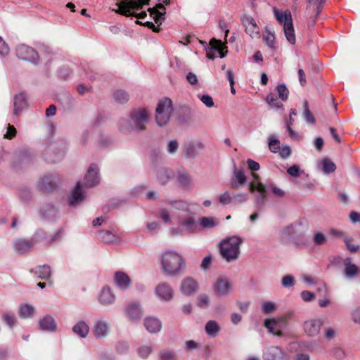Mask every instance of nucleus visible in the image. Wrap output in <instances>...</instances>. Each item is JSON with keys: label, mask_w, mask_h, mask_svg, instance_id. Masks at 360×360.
Here are the masks:
<instances>
[{"label": "nucleus", "mask_w": 360, "mask_h": 360, "mask_svg": "<svg viewBox=\"0 0 360 360\" xmlns=\"http://www.w3.org/2000/svg\"><path fill=\"white\" fill-rule=\"evenodd\" d=\"M219 330L220 326L215 321H209L205 325V331L210 336L215 337Z\"/></svg>", "instance_id": "e433bc0d"}, {"label": "nucleus", "mask_w": 360, "mask_h": 360, "mask_svg": "<svg viewBox=\"0 0 360 360\" xmlns=\"http://www.w3.org/2000/svg\"><path fill=\"white\" fill-rule=\"evenodd\" d=\"M72 330L79 337L84 338L87 336L89 332V326L86 323V322L81 321L73 326Z\"/></svg>", "instance_id": "473e14b6"}, {"label": "nucleus", "mask_w": 360, "mask_h": 360, "mask_svg": "<svg viewBox=\"0 0 360 360\" xmlns=\"http://www.w3.org/2000/svg\"><path fill=\"white\" fill-rule=\"evenodd\" d=\"M214 293L219 297L229 295L232 290L231 283L226 278H219L213 285Z\"/></svg>", "instance_id": "4468645a"}, {"label": "nucleus", "mask_w": 360, "mask_h": 360, "mask_svg": "<svg viewBox=\"0 0 360 360\" xmlns=\"http://www.w3.org/2000/svg\"><path fill=\"white\" fill-rule=\"evenodd\" d=\"M345 266V274L348 278L356 277L359 272V267L352 263V259L350 257H347L342 261Z\"/></svg>", "instance_id": "a878e982"}, {"label": "nucleus", "mask_w": 360, "mask_h": 360, "mask_svg": "<svg viewBox=\"0 0 360 360\" xmlns=\"http://www.w3.org/2000/svg\"><path fill=\"white\" fill-rule=\"evenodd\" d=\"M152 348L150 346H143L139 348V354L142 358H147L151 353Z\"/></svg>", "instance_id": "0e129e2a"}, {"label": "nucleus", "mask_w": 360, "mask_h": 360, "mask_svg": "<svg viewBox=\"0 0 360 360\" xmlns=\"http://www.w3.org/2000/svg\"><path fill=\"white\" fill-rule=\"evenodd\" d=\"M13 245L14 250L21 255L31 250L34 243L32 240L18 238L13 241Z\"/></svg>", "instance_id": "4be33fe9"}, {"label": "nucleus", "mask_w": 360, "mask_h": 360, "mask_svg": "<svg viewBox=\"0 0 360 360\" xmlns=\"http://www.w3.org/2000/svg\"><path fill=\"white\" fill-rule=\"evenodd\" d=\"M16 133H17V131H16L15 128L13 125L8 124L7 131L4 134V137L7 139H12L13 137L15 136Z\"/></svg>", "instance_id": "e2e57ef3"}, {"label": "nucleus", "mask_w": 360, "mask_h": 360, "mask_svg": "<svg viewBox=\"0 0 360 360\" xmlns=\"http://www.w3.org/2000/svg\"><path fill=\"white\" fill-rule=\"evenodd\" d=\"M247 181V177L243 169H238L234 165L233 176L231 179V185L234 188L244 186Z\"/></svg>", "instance_id": "f3484780"}, {"label": "nucleus", "mask_w": 360, "mask_h": 360, "mask_svg": "<svg viewBox=\"0 0 360 360\" xmlns=\"http://www.w3.org/2000/svg\"><path fill=\"white\" fill-rule=\"evenodd\" d=\"M18 58L37 64L39 61L38 53L32 47L21 44L16 49Z\"/></svg>", "instance_id": "9d476101"}, {"label": "nucleus", "mask_w": 360, "mask_h": 360, "mask_svg": "<svg viewBox=\"0 0 360 360\" xmlns=\"http://www.w3.org/2000/svg\"><path fill=\"white\" fill-rule=\"evenodd\" d=\"M165 204L167 205H170L172 207L184 211L185 212H189L190 208L188 204L185 202L184 200H166L165 201Z\"/></svg>", "instance_id": "7c9ffc66"}, {"label": "nucleus", "mask_w": 360, "mask_h": 360, "mask_svg": "<svg viewBox=\"0 0 360 360\" xmlns=\"http://www.w3.org/2000/svg\"><path fill=\"white\" fill-rule=\"evenodd\" d=\"M129 318L132 321L139 320L141 316V311L139 304L131 302L126 309Z\"/></svg>", "instance_id": "cd10ccee"}, {"label": "nucleus", "mask_w": 360, "mask_h": 360, "mask_svg": "<svg viewBox=\"0 0 360 360\" xmlns=\"http://www.w3.org/2000/svg\"><path fill=\"white\" fill-rule=\"evenodd\" d=\"M84 199V194L82 188L81 182H77L75 189L69 196V205L75 207L80 204Z\"/></svg>", "instance_id": "6ab92c4d"}, {"label": "nucleus", "mask_w": 360, "mask_h": 360, "mask_svg": "<svg viewBox=\"0 0 360 360\" xmlns=\"http://www.w3.org/2000/svg\"><path fill=\"white\" fill-rule=\"evenodd\" d=\"M115 281L117 285L122 289H127L131 283L130 278L127 274L122 271H117L115 274Z\"/></svg>", "instance_id": "bb28decb"}, {"label": "nucleus", "mask_w": 360, "mask_h": 360, "mask_svg": "<svg viewBox=\"0 0 360 360\" xmlns=\"http://www.w3.org/2000/svg\"><path fill=\"white\" fill-rule=\"evenodd\" d=\"M40 212H41V214L45 218H47V219L53 218L56 214V208L51 204L46 205L44 206L43 207H41Z\"/></svg>", "instance_id": "ea45409f"}, {"label": "nucleus", "mask_w": 360, "mask_h": 360, "mask_svg": "<svg viewBox=\"0 0 360 360\" xmlns=\"http://www.w3.org/2000/svg\"><path fill=\"white\" fill-rule=\"evenodd\" d=\"M144 326L150 333H157L162 328L161 321L155 317H147L144 319Z\"/></svg>", "instance_id": "b1692460"}, {"label": "nucleus", "mask_w": 360, "mask_h": 360, "mask_svg": "<svg viewBox=\"0 0 360 360\" xmlns=\"http://www.w3.org/2000/svg\"><path fill=\"white\" fill-rule=\"evenodd\" d=\"M304 117L307 122L311 124H314L315 122V118L314 117L312 113L311 112L309 108V103L307 100L304 101Z\"/></svg>", "instance_id": "09e8293b"}, {"label": "nucleus", "mask_w": 360, "mask_h": 360, "mask_svg": "<svg viewBox=\"0 0 360 360\" xmlns=\"http://www.w3.org/2000/svg\"><path fill=\"white\" fill-rule=\"evenodd\" d=\"M209 297L207 295H200L198 297V306L201 308H206L209 305Z\"/></svg>", "instance_id": "13d9d810"}, {"label": "nucleus", "mask_w": 360, "mask_h": 360, "mask_svg": "<svg viewBox=\"0 0 360 360\" xmlns=\"http://www.w3.org/2000/svg\"><path fill=\"white\" fill-rule=\"evenodd\" d=\"M183 154L188 158H194L197 154L196 147L194 143H186L183 148Z\"/></svg>", "instance_id": "a19ab883"}, {"label": "nucleus", "mask_w": 360, "mask_h": 360, "mask_svg": "<svg viewBox=\"0 0 360 360\" xmlns=\"http://www.w3.org/2000/svg\"><path fill=\"white\" fill-rule=\"evenodd\" d=\"M149 113L146 109H139L131 112L130 121L127 119L120 120L119 125L122 131H130L135 129L143 131L146 129L145 125L148 122Z\"/></svg>", "instance_id": "7ed1b4c3"}, {"label": "nucleus", "mask_w": 360, "mask_h": 360, "mask_svg": "<svg viewBox=\"0 0 360 360\" xmlns=\"http://www.w3.org/2000/svg\"><path fill=\"white\" fill-rule=\"evenodd\" d=\"M179 148V143L176 140H172L169 141L167 144V150L169 153L174 154L177 151Z\"/></svg>", "instance_id": "69168bd1"}, {"label": "nucleus", "mask_w": 360, "mask_h": 360, "mask_svg": "<svg viewBox=\"0 0 360 360\" xmlns=\"http://www.w3.org/2000/svg\"><path fill=\"white\" fill-rule=\"evenodd\" d=\"M156 296L162 301L167 302L174 297V290L167 283H159L155 290Z\"/></svg>", "instance_id": "ddd939ff"}, {"label": "nucleus", "mask_w": 360, "mask_h": 360, "mask_svg": "<svg viewBox=\"0 0 360 360\" xmlns=\"http://www.w3.org/2000/svg\"><path fill=\"white\" fill-rule=\"evenodd\" d=\"M352 240L353 239L349 236H345L344 238V242L347 249L352 252H356L359 249V246L351 244Z\"/></svg>", "instance_id": "4d7b16f0"}, {"label": "nucleus", "mask_w": 360, "mask_h": 360, "mask_svg": "<svg viewBox=\"0 0 360 360\" xmlns=\"http://www.w3.org/2000/svg\"><path fill=\"white\" fill-rule=\"evenodd\" d=\"M198 285L197 282L192 278H185L181 283L180 289L183 294L191 295L195 293L198 290Z\"/></svg>", "instance_id": "a211bd4d"}, {"label": "nucleus", "mask_w": 360, "mask_h": 360, "mask_svg": "<svg viewBox=\"0 0 360 360\" xmlns=\"http://www.w3.org/2000/svg\"><path fill=\"white\" fill-rule=\"evenodd\" d=\"M34 313V307L29 304L22 305L20 308L19 315L22 318H28Z\"/></svg>", "instance_id": "a18cd8bd"}, {"label": "nucleus", "mask_w": 360, "mask_h": 360, "mask_svg": "<svg viewBox=\"0 0 360 360\" xmlns=\"http://www.w3.org/2000/svg\"><path fill=\"white\" fill-rule=\"evenodd\" d=\"M172 101L169 98L160 100L156 108L155 120L157 124L162 127L167 124L173 112Z\"/></svg>", "instance_id": "39448f33"}, {"label": "nucleus", "mask_w": 360, "mask_h": 360, "mask_svg": "<svg viewBox=\"0 0 360 360\" xmlns=\"http://www.w3.org/2000/svg\"><path fill=\"white\" fill-rule=\"evenodd\" d=\"M309 3V6L307 7L310 8L311 6H314L313 13L314 15L312 17V22L315 23L316 19L317 18L319 14L323 8V4L326 2V0H308Z\"/></svg>", "instance_id": "f704fd0d"}, {"label": "nucleus", "mask_w": 360, "mask_h": 360, "mask_svg": "<svg viewBox=\"0 0 360 360\" xmlns=\"http://www.w3.org/2000/svg\"><path fill=\"white\" fill-rule=\"evenodd\" d=\"M166 8L163 4H159L155 7L148 8L150 17L155 20V23L161 25L165 20Z\"/></svg>", "instance_id": "aec40b11"}, {"label": "nucleus", "mask_w": 360, "mask_h": 360, "mask_svg": "<svg viewBox=\"0 0 360 360\" xmlns=\"http://www.w3.org/2000/svg\"><path fill=\"white\" fill-rule=\"evenodd\" d=\"M269 150L272 153H277L280 150V141L279 140L274 139V137H269Z\"/></svg>", "instance_id": "603ef678"}, {"label": "nucleus", "mask_w": 360, "mask_h": 360, "mask_svg": "<svg viewBox=\"0 0 360 360\" xmlns=\"http://www.w3.org/2000/svg\"><path fill=\"white\" fill-rule=\"evenodd\" d=\"M263 40L270 49H276L275 35L272 32L266 30L263 34Z\"/></svg>", "instance_id": "58836bf2"}, {"label": "nucleus", "mask_w": 360, "mask_h": 360, "mask_svg": "<svg viewBox=\"0 0 360 360\" xmlns=\"http://www.w3.org/2000/svg\"><path fill=\"white\" fill-rule=\"evenodd\" d=\"M161 360H176L175 353L172 351L165 350L160 353Z\"/></svg>", "instance_id": "5fc2aeb1"}, {"label": "nucleus", "mask_w": 360, "mask_h": 360, "mask_svg": "<svg viewBox=\"0 0 360 360\" xmlns=\"http://www.w3.org/2000/svg\"><path fill=\"white\" fill-rule=\"evenodd\" d=\"M99 238L105 243H112L115 240V236L109 231H101L98 233Z\"/></svg>", "instance_id": "8fccbe9b"}, {"label": "nucleus", "mask_w": 360, "mask_h": 360, "mask_svg": "<svg viewBox=\"0 0 360 360\" xmlns=\"http://www.w3.org/2000/svg\"><path fill=\"white\" fill-rule=\"evenodd\" d=\"M218 222L212 217H204L200 220V225L203 228L211 229L217 226Z\"/></svg>", "instance_id": "de8ad7c7"}, {"label": "nucleus", "mask_w": 360, "mask_h": 360, "mask_svg": "<svg viewBox=\"0 0 360 360\" xmlns=\"http://www.w3.org/2000/svg\"><path fill=\"white\" fill-rule=\"evenodd\" d=\"M39 327L43 330L53 332L56 329V323L53 318L48 315L39 320Z\"/></svg>", "instance_id": "c85d7f7f"}, {"label": "nucleus", "mask_w": 360, "mask_h": 360, "mask_svg": "<svg viewBox=\"0 0 360 360\" xmlns=\"http://www.w3.org/2000/svg\"><path fill=\"white\" fill-rule=\"evenodd\" d=\"M34 272L39 278L42 280L49 279L51 276V268L48 265L38 266Z\"/></svg>", "instance_id": "72a5a7b5"}, {"label": "nucleus", "mask_w": 360, "mask_h": 360, "mask_svg": "<svg viewBox=\"0 0 360 360\" xmlns=\"http://www.w3.org/2000/svg\"><path fill=\"white\" fill-rule=\"evenodd\" d=\"M336 166L333 162L328 158H324L322 161V169L325 173L329 174L333 172Z\"/></svg>", "instance_id": "c03bdc74"}, {"label": "nucleus", "mask_w": 360, "mask_h": 360, "mask_svg": "<svg viewBox=\"0 0 360 360\" xmlns=\"http://www.w3.org/2000/svg\"><path fill=\"white\" fill-rule=\"evenodd\" d=\"M276 89L279 98L283 101H286L289 94V91L286 86L283 84H278Z\"/></svg>", "instance_id": "3c124183"}, {"label": "nucleus", "mask_w": 360, "mask_h": 360, "mask_svg": "<svg viewBox=\"0 0 360 360\" xmlns=\"http://www.w3.org/2000/svg\"><path fill=\"white\" fill-rule=\"evenodd\" d=\"M291 317L292 314L288 313L278 319H266L264 321V326L274 335L282 337V328L288 324Z\"/></svg>", "instance_id": "6e6552de"}, {"label": "nucleus", "mask_w": 360, "mask_h": 360, "mask_svg": "<svg viewBox=\"0 0 360 360\" xmlns=\"http://www.w3.org/2000/svg\"><path fill=\"white\" fill-rule=\"evenodd\" d=\"M352 319L354 323L360 324V307L352 311Z\"/></svg>", "instance_id": "774afa93"}, {"label": "nucleus", "mask_w": 360, "mask_h": 360, "mask_svg": "<svg viewBox=\"0 0 360 360\" xmlns=\"http://www.w3.org/2000/svg\"><path fill=\"white\" fill-rule=\"evenodd\" d=\"M2 320L9 327H13L17 321V319L15 316V314L11 311H4L2 314Z\"/></svg>", "instance_id": "37998d69"}, {"label": "nucleus", "mask_w": 360, "mask_h": 360, "mask_svg": "<svg viewBox=\"0 0 360 360\" xmlns=\"http://www.w3.org/2000/svg\"><path fill=\"white\" fill-rule=\"evenodd\" d=\"M296 228L297 226L295 225L291 224L288 226L283 232V236L290 238L294 237V235L297 233Z\"/></svg>", "instance_id": "bf43d9fd"}, {"label": "nucleus", "mask_w": 360, "mask_h": 360, "mask_svg": "<svg viewBox=\"0 0 360 360\" xmlns=\"http://www.w3.org/2000/svg\"><path fill=\"white\" fill-rule=\"evenodd\" d=\"M265 355L269 360H287L288 355L278 347L266 349Z\"/></svg>", "instance_id": "5701e85b"}, {"label": "nucleus", "mask_w": 360, "mask_h": 360, "mask_svg": "<svg viewBox=\"0 0 360 360\" xmlns=\"http://www.w3.org/2000/svg\"><path fill=\"white\" fill-rule=\"evenodd\" d=\"M115 295L112 293L111 289L106 286L104 287L98 295V302L101 304L108 306L114 303Z\"/></svg>", "instance_id": "412c9836"}, {"label": "nucleus", "mask_w": 360, "mask_h": 360, "mask_svg": "<svg viewBox=\"0 0 360 360\" xmlns=\"http://www.w3.org/2000/svg\"><path fill=\"white\" fill-rule=\"evenodd\" d=\"M108 324L105 321H97L93 328V333L97 338H101L108 334Z\"/></svg>", "instance_id": "393cba45"}, {"label": "nucleus", "mask_w": 360, "mask_h": 360, "mask_svg": "<svg viewBox=\"0 0 360 360\" xmlns=\"http://www.w3.org/2000/svg\"><path fill=\"white\" fill-rule=\"evenodd\" d=\"M98 172L99 168L97 165L91 164L90 165L84 179L83 185L84 187L91 188L99 184Z\"/></svg>", "instance_id": "f8f14e48"}, {"label": "nucleus", "mask_w": 360, "mask_h": 360, "mask_svg": "<svg viewBox=\"0 0 360 360\" xmlns=\"http://www.w3.org/2000/svg\"><path fill=\"white\" fill-rule=\"evenodd\" d=\"M157 176L159 182L165 185L174 176V172L171 169L162 168L158 171Z\"/></svg>", "instance_id": "2f4dec72"}, {"label": "nucleus", "mask_w": 360, "mask_h": 360, "mask_svg": "<svg viewBox=\"0 0 360 360\" xmlns=\"http://www.w3.org/2000/svg\"><path fill=\"white\" fill-rule=\"evenodd\" d=\"M150 0H117L115 6L117 13L125 16L131 15V10H141L145 5H148Z\"/></svg>", "instance_id": "0eeeda50"}, {"label": "nucleus", "mask_w": 360, "mask_h": 360, "mask_svg": "<svg viewBox=\"0 0 360 360\" xmlns=\"http://www.w3.org/2000/svg\"><path fill=\"white\" fill-rule=\"evenodd\" d=\"M274 13L276 20L283 26L288 41L291 44H295L296 38L290 11L286 10L285 12H282L274 8Z\"/></svg>", "instance_id": "20e7f679"}, {"label": "nucleus", "mask_w": 360, "mask_h": 360, "mask_svg": "<svg viewBox=\"0 0 360 360\" xmlns=\"http://www.w3.org/2000/svg\"><path fill=\"white\" fill-rule=\"evenodd\" d=\"M200 101L207 107V108H212L214 106V101L212 98L207 95L205 94L200 96Z\"/></svg>", "instance_id": "338daca9"}, {"label": "nucleus", "mask_w": 360, "mask_h": 360, "mask_svg": "<svg viewBox=\"0 0 360 360\" xmlns=\"http://www.w3.org/2000/svg\"><path fill=\"white\" fill-rule=\"evenodd\" d=\"M253 181L249 184V191L250 193L257 191L258 194L255 195V203L259 210H261L267 200V191L266 186L260 182L259 176L252 173Z\"/></svg>", "instance_id": "423d86ee"}, {"label": "nucleus", "mask_w": 360, "mask_h": 360, "mask_svg": "<svg viewBox=\"0 0 360 360\" xmlns=\"http://www.w3.org/2000/svg\"><path fill=\"white\" fill-rule=\"evenodd\" d=\"M266 102L272 107L278 109L283 108V104L278 101V98L274 94H269L266 96Z\"/></svg>", "instance_id": "49530a36"}, {"label": "nucleus", "mask_w": 360, "mask_h": 360, "mask_svg": "<svg viewBox=\"0 0 360 360\" xmlns=\"http://www.w3.org/2000/svg\"><path fill=\"white\" fill-rule=\"evenodd\" d=\"M177 180L179 184L184 188H188L192 186L191 179L186 172L179 173Z\"/></svg>", "instance_id": "4c0bfd02"}, {"label": "nucleus", "mask_w": 360, "mask_h": 360, "mask_svg": "<svg viewBox=\"0 0 360 360\" xmlns=\"http://www.w3.org/2000/svg\"><path fill=\"white\" fill-rule=\"evenodd\" d=\"M243 239L239 236H233L224 238L219 243V252L223 259L227 262H232L239 258L240 246Z\"/></svg>", "instance_id": "f03ea898"}, {"label": "nucleus", "mask_w": 360, "mask_h": 360, "mask_svg": "<svg viewBox=\"0 0 360 360\" xmlns=\"http://www.w3.org/2000/svg\"><path fill=\"white\" fill-rule=\"evenodd\" d=\"M129 94L124 90L118 89L113 94V98L119 103L124 104L129 101Z\"/></svg>", "instance_id": "79ce46f5"}, {"label": "nucleus", "mask_w": 360, "mask_h": 360, "mask_svg": "<svg viewBox=\"0 0 360 360\" xmlns=\"http://www.w3.org/2000/svg\"><path fill=\"white\" fill-rule=\"evenodd\" d=\"M158 217H160L165 222L171 223L169 217V212L165 208H162L158 212Z\"/></svg>", "instance_id": "680f3d73"}, {"label": "nucleus", "mask_w": 360, "mask_h": 360, "mask_svg": "<svg viewBox=\"0 0 360 360\" xmlns=\"http://www.w3.org/2000/svg\"><path fill=\"white\" fill-rule=\"evenodd\" d=\"M242 23L245 27V32L252 38H259V28L253 18L244 16L242 18Z\"/></svg>", "instance_id": "2eb2a0df"}, {"label": "nucleus", "mask_w": 360, "mask_h": 360, "mask_svg": "<svg viewBox=\"0 0 360 360\" xmlns=\"http://www.w3.org/2000/svg\"><path fill=\"white\" fill-rule=\"evenodd\" d=\"M161 266L165 275L174 276L184 267V260L176 252L167 250L162 255Z\"/></svg>", "instance_id": "f257e3e1"}, {"label": "nucleus", "mask_w": 360, "mask_h": 360, "mask_svg": "<svg viewBox=\"0 0 360 360\" xmlns=\"http://www.w3.org/2000/svg\"><path fill=\"white\" fill-rule=\"evenodd\" d=\"M314 243L316 245H322L326 242V238L321 232H316L313 238Z\"/></svg>", "instance_id": "864d4df0"}, {"label": "nucleus", "mask_w": 360, "mask_h": 360, "mask_svg": "<svg viewBox=\"0 0 360 360\" xmlns=\"http://www.w3.org/2000/svg\"><path fill=\"white\" fill-rule=\"evenodd\" d=\"M179 224L182 228H184L188 232H193L197 228V223L195 222L194 218L191 217L181 219L179 221Z\"/></svg>", "instance_id": "c9c22d12"}, {"label": "nucleus", "mask_w": 360, "mask_h": 360, "mask_svg": "<svg viewBox=\"0 0 360 360\" xmlns=\"http://www.w3.org/2000/svg\"><path fill=\"white\" fill-rule=\"evenodd\" d=\"M333 356L337 359L342 360L345 357V351L341 347H334L332 349Z\"/></svg>", "instance_id": "052dcab7"}, {"label": "nucleus", "mask_w": 360, "mask_h": 360, "mask_svg": "<svg viewBox=\"0 0 360 360\" xmlns=\"http://www.w3.org/2000/svg\"><path fill=\"white\" fill-rule=\"evenodd\" d=\"M26 105L25 95L22 93L17 94L14 98V114L18 115L26 107Z\"/></svg>", "instance_id": "c756f323"}, {"label": "nucleus", "mask_w": 360, "mask_h": 360, "mask_svg": "<svg viewBox=\"0 0 360 360\" xmlns=\"http://www.w3.org/2000/svg\"><path fill=\"white\" fill-rule=\"evenodd\" d=\"M226 49L227 47L221 40L213 38L210 40L209 46L206 49L207 57L213 60L217 57L216 53H218L220 58H224L227 53Z\"/></svg>", "instance_id": "1a4fd4ad"}, {"label": "nucleus", "mask_w": 360, "mask_h": 360, "mask_svg": "<svg viewBox=\"0 0 360 360\" xmlns=\"http://www.w3.org/2000/svg\"><path fill=\"white\" fill-rule=\"evenodd\" d=\"M58 186L56 177L54 174H44L39 178L37 182V188L44 192H49L56 188Z\"/></svg>", "instance_id": "9b49d317"}, {"label": "nucleus", "mask_w": 360, "mask_h": 360, "mask_svg": "<svg viewBox=\"0 0 360 360\" xmlns=\"http://www.w3.org/2000/svg\"><path fill=\"white\" fill-rule=\"evenodd\" d=\"M276 309V306L272 302H265L262 304V311L265 314L272 313Z\"/></svg>", "instance_id": "6e6d98bb"}, {"label": "nucleus", "mask_w": 360, "mask_h": 360, "mask_svg": "<svg viewBox=\"0 0 360 360\" xmlns=\"http://www.w3.org/2000/svg\"><path fill=\"white\" fill-rule=\"evenodd\" d=\"M323 325V321L320 319H311L304 323V330L309 336L317 335Z\"/></svg>", "instance_id": "dca6fc26"}]
</instances>
